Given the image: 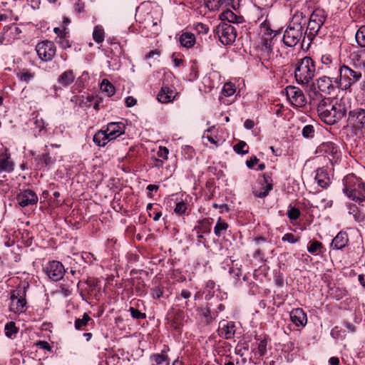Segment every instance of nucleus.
<instances>
[{
	"label": "nucleus",
	"instance_id": "obj_1",
	"mask_svg": "<svg viewBox=\"0 0 365 365\" xmlns=\"http://www.w3.org/2000/svg\"><path fill=\"white\" fill-rule=\"evenodd\" d=\"M348 108L342 99L324 98L317 106V113L324 123L334 125L346 115Z\"/></svg>",
	"mask_w": 365,
	"mask_h": 365
},
{
	"label": "nucleus",
	"instance_id": "obj_2",
	"mask_svg": "<svg viewBox=\"0 0 365 365\" xmlns=\"http://www.w3.org/2000/svg\"><path fill=\"white\" fill-rule=\"evenodd\" d=\"M344 192L351 200L362 205L365 202V182L354 174L348 175L344 179Z\"/></svg>",
	"mask_w": 365,
	"mask_h": 365
},
{
	"label": "nucleus",
	"instance_id": "obj_3",
	"mask_svg": "<svg viewBox=\"0 0 365 365\" xmlns=\"http://www.w3.org/2000/svg\"><path fill=\"white\" fill-rule=\"evenodd\" d=\"M315 64L312 58L306 56L300 59L295 68L294 76L299 84H308L315 75Z\"/></svg>",
	"mask_w": 365,
	"mask_h": 365
},
{
	"label": "nucleus",
	"instance_id": "obj_4",
	"mask_svg": "<svg viewBox=\"0 0 365 365\" xmlns=\"http://www.w3.org/2000/svg\"><path fill=\"white\" fill-rule=\"evenodd\" d=\"M339 78L335 77L334 81L342 90H347L356 82L359 81L362 76L360 71L354 70L347 66L343 65L339 71Z\"/></svg>",
	"mask_w": 365,
	"mask_h": 365
},
{
	"label": "nucleus",
	"instance_id": "obj_5",
	"mask_svg": "<svg viewBox=\"0 0 365 365\" xmlns=\"http://www.w3.org/2000/svg\"><path fill=\"white\" fill-rule=\"evenodd\" d=\"M327 17V14L322 9L317 8L313 11L309 17L307 31L302 40V45L305 41L306 35L307 36L309 41H312V38L318 34L319 29L324 24Z\"/></svg>",
	"mask_w": 365,
	"mask_h": 365
},
{
	"label": "nucleus",
	"instance_id": "obj_6",
	"mask_svg": "<svg viewBox=\"0 0 365 365\" xmlns=\"http://www.w3.org/2000/svg\"><path fill=\"white\" fill-rule=\"evenodd\" d=\"M27 286L19 287L12 291L11 294V311L15 313H23L26 310V293Z\"/></svg>",
	"mask_w": 365,
	"mask_h": 365
},
{
	"label": "nucleus",
	"instance_id": "obj_7",
	"mask_svg": "<svg viewBox=\"0 0 365 365\" xmlns=\"http://www.w3.org/2000/svg\"><path fill=\"white\" fill-rule=\"evenodd\" d=\"M36 51L38 58L45 62L53 60L56 53V46L54 43L45 40L37 43Z\"/></svg>",
	"mask_w": 365,
	"mask_h": 365
},
{
	"label": "nucleus",
	"instance_id": "obj_8",
	"mask_svg": "<svg viewBox=\"0 0 365 365\" xmlns=\"http://www.w3.org/2000/svg\"><path fill=\"white\" fill-rule=\"evenodd\" d=\"M217 34L224 45H229L235 41L236 28L230 24L222 22L217 28Z\"/></svg>",
	"mask_w": 365,
	"mask_h": 365
},
{
	"label": "nucleus",
	"instance_id": "obj_9",
	"mask_svg": "<svg viewBox=\"0 0 365 365\" xmlns=\"http://www.w3.org/2000/svg\"><path fill=\"white\" fill-rule=\"evenodd\" d=\"M348 125L355 130H362L365 129V109L363 108H356L349 111Z\"/></svg>",
	"mask_w": 365,
	"mask_h": 365
},
{
	"label": "nucleus",
	"instance_id": "obj_10",
	"mask_svg": "<svg viewBox=\"0 0 365 365\" xmlns=\"http://www.w3.org/2000/svg\"><path fill=\"white\" fill-rule=\"evenodd\" d=\"M257 183L258 186L253 188V195L259 198L265 197L273 188L271 173H264L262 178L258 179Z\"/></svg>",
	"mask_w": 365,
	"mask_h": 365
},
{
	"label": "nucleus",
	"instance_id": "obj_11",
	"mask_svg": "<svg viewBox=\"0 0 365 365\" xmlns=\"http://www.w3.org/2000/svg\"><path fill=\"white\" fill-rule=\"evenodd\" d=\"M286 96L292 105L303 107L306 104V98L303 91L295 86H289L285 88Z\"/></svg>",
	"mask_w": 365,
	"mask_h": 365
},
{
	"label": "nucleus",
	"instance_id": "obj_12",
	"mask_svg": "<svg viewBox=\"0 0 365 365\" xmlns=\"http://www.w3.org/2000/svg\"><path fill=\"white\" fill-rule=\"evenodd\" d=\"M303 31V29H300L289 25L284 33V43L289 47L296 46L302 38Z\"/></svg>",
	"mask_w": 365,
	"mask_h": 365
},
{
	"label": "nucleus",
	"instance_id": "obj_13",
	"mask_svg": "<svg viewBox=\"0 0 365 365\" xmlns=\"http://www.w3.org/2000/svg\"><path fill=\"white\" fill-rule=\"evenodd\" d=\"M46 273L53 281H59L66 272L63 265L58 261H51L46 267Z\"/></svg>",
	"mask_w": 365,
	"mask_h": 365
},
{
	"label": "nucleus",
	"instance_id": "obj_14",
	"mask_svg": "<svg viewBox=\"0 0 365 365\" xmlns=\"http://www.w3.org/2000/svg\"><path fill=\"white\" fill-rule=\"evenodd\" d=\"M16 200L19 205L24 207L36 204L38 202V196L34 191L25 190L17 195Z\"/></svg>",
	"mask_w": 365,
	"mask_h": 365
},
{
	"label": "nucleus",
	"instance_id": "obj_15",
	"mask_svg": "<svg viewBox=\"0 0 365 365\" xmlns=\"http://www.w3.org/2000/svg\"><path fill=\"white\" fill-rule=\"evenodd\" d=\"M14 168V163L11 159L9 150L5 148L0 151V173H11Z\"/></svg>",
	"mask_w": 365,
	"mask_h": 365
},
{
	"label": "nucleus",
	"instance_id": "obj_16",
	"mask_svg": "<svg viewBox=\"0 0 365 365\" xmlns=\"http://www.w3.org/2000/svg\"><path fill=\"white\" fill-rule=\"evenodd\" d=\"M322 63L324 66V69L327 70V73L330 76H337L339 74V71L341 66L336 60L333 61L330 55H323L322 56Z\"/></svg>",
	"mask_w": 365,
	"mask_h": 365
},
{
	"label": "nucleus",
	"instance_id": "obj_17",
	"mask_svg": "<svg viewBox=\"0 0 365 365\" xmlns=\"http://www.w3.org/2000/svg\"><path fill=\"white\" fill-rule=\"evenodd\" d=\"M125 125L122 122H111L107 125L106 132L110 139L114 140L125 132Z\"/></svg>",
	"mask_w": 365,
	"mask_h": 365
},
{
	"label": "nucleus",
	"instance_id": "obj_18",
	"mask_svg": "<svg viewBox=\"0 0 365 365\" xmlns=\"http://www.w3.org/2000/svg\"><path fill=\"white\" fill-rule=\"evenodd\" d=\"M169 348L164 349L160 353L153 354L150 356L151 365H170V358L168 355Z\"/></svg>",
	"mask_w": 365,
	"mask_h": 365
},
{
	"label": "nucleus",
	"instance_id": "obj_19",
	"mask_svg": "<svg viewBox=\"0 0 365 365\" xmlns=\"http://www.w3.org/2000/svg\"><path fill=\"white\" fill-rule=\"evenodd\" d=\"M218 331L220 336L226 339H230L235 336V325L232 322H220Z\"/></svg>",
	"mask_w": 365,
	"mask_h": 365
},
{
	"label": "nucleus",
	"instance_id": "obj_20",
	"mask_svg": "<svg viewBox=\"0 0 365 365\" xmlns=\"http://www.w3.org/2000/svg\"><path fill=\"white\" fill-rule=\"evenodd\" d=\"M290 318L292 322L297 326H305L307 322V314L302 309L297 308L291 311Z\"/></svg>",
	"mask_w": 365,
	"mask_h": 365
},
{
	"label": "nucleus",
	"instance_id": "obj_21",
	"mask_svg": "<svg viewBox=\"0 0 365 365\" xmlns=\"http://www.w3.org/2000/svg\"><path fill=\"white\" fill-rule=\"evenodd\" d=\"M332 78L334 77L322 76L317 79V85L318 88L323 93H330L335 88L332 83Z\"/></svg>",
	"mask_w": 365,
	"mask_h": 365
},
{
	"label": "nucleus",
	"instance_id": "obj_22",
	"mask_svg": "<svg viewBox=\"0 0 365 365\" xmlns=\"http://www.w3.org/2000/svg\"><path fill=\"white\" fill-rule=\"evenodd\" d=\"M349 242L348 235L346 232L341 231L332 240L331 247L336 250H341L345 247Z\"/></svg>",
	"mask_w": 365,
	"mask_h": 365
},
{
	"label": "nucleus",
	"instance_id": "obj_23",
	"mask_svg": "<svg viewBox=\"0 0 365 365\" xmlns=\"http://www.w3.org/2000/svg\"><path fill=\"white\" fill-rule=\"evenodd\" d=\"M306 16L302 11H296L289 24V26L304 30L306 24Z\"/></svg>",
	"mask_w": 365,
	"mask_h": 365
},
{
	"label": "nucleus",
	"instance_id": "obj_24",
	"mask_svg": "<svg viewBox=\"0 0 365 365\" xmlns=\"http://www.w3.org/2000/svg\"><path fill=\"white\" fill-rule=\"evenodd\" d=\"M75 78L73 70H67L58 76L57 82L62 87H68L74 82Z\"/></svg>",
	"mask_w": 365,
	"mask_h": 365
},
{
	"label": "nucleus",
	"instance_id": "obj_25",
	"mask_svg": "<svg viewBox=\"0 0 365 365\" xmlns=\"http://www.w3.org/2000/svg\"><path fill=\"white\" fill-rule=\"evenodd\" d=\"M179 41L183 47L192 48L196 43L195 36L190 32H184L180 36Z\"/></svg>",
	"mask_w": 365,
	"mask_h": 365
},
{
	"label": "nucleus",
	"instance_id": "obj_26",
	"mask_svg": "<svg viewBox=\"0 0 365 365\" xmlns=\"http://www.w3.org/2000/svg\"><path fill=\"white\" fill-rule=\"evenodd\" d=\"M315 180L318 185L322 188L327 187L330 183V179L327 173L322 169H319L317 170Z\"/></svg>",
	"mask_w": 365,
	"mask_h": 365
},
{
	"label": "nucleus",
	"instance_id": "obj_27",
	"mask_svg": "<svg viewBox=\"0 0 365 365\" xmlns=\"http://www.w3.org/2000/svg\"><path fill=\"white\" fill-rule=\"evenodd\" d=\"M93 142L98 146H105L110 140V138L106 130H98L93 136Z\"/></svg>",
	"mask_w": 365,
	"mask_h": 365
},
{
	"label": "nucleus",
	"instance_id": "obj_28",
	"mask_svg": "<svg viewBox=\"0 0 365 365\" xmlns=\"http://www.w3.org/2000/svg\"><path fill=\"white\" fill-rule=\"evenodd\" d=\"M257 339L256 343V352L255 355H258V358H262L267 354V339L264 337L263 339L255 337Z\"/></svg>",
	"mask_w": 365,
	"mask_h": 365
},
{
	"label": "nucleus",
	"instance_id": "obj_29",
	"mask_svg": "<svg viewBox=\"0 0 365 365\" xmlns=\"http://www.w3.org/2000/svg\"><path fill=\"white\" fill-rule=\"evenodd\" d=\"M231 0H205V4L209 9L217 10L220 7L227 6Z\"/></svg>",
	"mask_w": 365,
	"mask_h": 365
},
{
	"label": "nucleus",
	"instance_id": "obj_30",
	"mask_svg": "<svg viewBox=\"0 0 365 365\" xmlns=\"http://www.w3.org/2000/svg\"><path fill=\"white\" fill-rule=\"evenodd\" d=\"M210 219H203L199 221V225L195 227V230L197 234L200 233H210L211 230Z\"/></svg>",
	"mask_w": 365,
	"mask_h": 365
},
{
	"label": "nucleus",
	"instance_id": "obj_31",
	"mask_svg": "<svg viewBox=\"0 0 365 365\" xmlns=\"http://www.w3.org/2000/svg\"><path fill=\"white\" fill-rule=\"evenodd\" d=\"M16 76L20 81L29 83L34 77L35 73L26 68L19 69Z\"/></svg>",
	"mask_w": 365,
	"mask_h": 365
},
{
	"label": "nucleus",
	"instance_id": "obj_32",
	"mask_svg": "<svg viewBox=\"0 0 365 365\" xmlns=\"http://www.w3.org/2000/svg\"><path fill=\"white\" fill-rule=\"evenodd\" d=\"M321 151L334 155L338 152L337 146L332 142L328 141L322 143L319 146Z\"/></svg>",
	"mask_w": 365,
	"mask_h": 365
},
{
	"label": "nucleus",
	"instance_id": "obj_33",
	"mask_svg": "<svg viewBox=\"0 0 365 365\" xmlns=\"http://www.w3.org/2000/svg\"><path fill=\"white\" fill-rule=\"evenodd\" d=\"M228 224L223 221L221 217H219L214 228L215 235L220 237L228 229Z\"/></svg>",
	"mask_w": 365,
	"mask_h": 365
},
{
	"label": "nucleus",
	"instance_id": "obj_34",
	"mask_svg": "<svg viewBox=\"0 0 365 365\" xmlns=\"http://www.w3.org/2000/svg\"><path fill=\"white\" fill-rule=\"evenodd\" d=\"M101 90L106 93L108 96L110 97L114 95L115 92L113 85L107 79H103L101 83Z\"/></svg>",
	"mask_w": 365,
	"mask_h": 365
},
{
	"label": "nucleus",
	"instance_id": "obj_35",
	"mask_svg": "<svg viewBox=\"0 0 365 365\" xmlns=\"http://www.w3.org/2000/svg\"><path fill=\"white\" fill-rule=\"evenodd\" d=\"M38 161V165L42 167H47L52 165L54 160L51 158L49 153H43L38 158L36 159Z\"/></svg>",
	"mask_w": 365,
	"mask_h": 365
},
{
	"label": "nucleus",
	"instance_id": "obj_36",
	"mask_svg": "<svg viewBox=\"0 0 365 365\" xmlns=\"http://www.w3.org/2000/svg\"><path fill=\"white\" fill-rule=\"evenodd\" d=\"M105 33L104 29L101 26H95L93 32V38L98 43H102L104 41Z\"/></svg>",
	"mask_w": 365,
	"mask_h": 365
},
{
	"label": "nucleus",
	"instance_id": "obj_37",
	"mask_svg": "<svg viewBox=\"0 0 365 365\" xmlns=\"http://www.w3.org/2000/svg\"><path fill=\"white\" fill-rule=\"evenodd\" d=\"M92 321L91 317L87 314L84 313L82 319H76L75 321V328L78 330L81 329L83 327H86L88 324V322Z\"/></svg>",
	"mask_w": 365,
	"mask_h": 365
},
{
	"label": "nucleus",
	"instance_id": "obj_38",
	"mask_svg": "<svg viewBox=\"0 0 365 365\" xmlns=\"http://www.w3.org/2000/svg\"><path fill=\"white\" fill-rule=\"evenodd\" d=\"M201 314L204 318V322L206 324H210L216 318L217 314H212L210 307L207 306L201 309Z\"/></svg>",
	"mask_w": 365,
	"mask_h": 365
},
{
	"label": "nucleus",
	"instance_id": "obj_39",
	"mask_svg": "<svg viewBox=\"0 0 365 365\" xmlns=\"http://www.w3.org/2000/svg\"><path fill=\"white\" fill-rule=\"evenodd\" d=\"M355 38L361 47H365V25L360 26L356 33Z\"/></svg>",
	"mask_w": 365,
	"mask_h": 365
},
{
	"label": "nucleus",
	"instance_id": "obj_40",
	"mask_svg": "<svg viewBox=\"0 0 365 365\" xmlns=\"http://www.w3.org/2000/svg\"><path fill=\"white\" fill-rule=\"evenodd\" d=\"M101 98L94 96H88L86 101L84 102L86 107L93 106L96 110L100 109V104L101 103Z\"/></svg>",
	"mask_w": 365,
	"mask_h": 365
},
{
	"label": "nucleus",
	"instance_id": "obj_41",
	"mask_svg": "<svg viewBox=\"0 0 365 365\" xmlns=\"http://www.w3.org/2000/svg\"><path fill=\"white\" fill-rule=\"evenodd\" d=\"M349 214L352 215L356 221L360 222L363 220L361 212L356 205L350 204L348 206Z\"/></svg>",
	"mask_w": 365,
	"mask_h": 365
},
{
	"label": "nucleus",
	"instance_id": "obj_42",
	"mask_svg": "<svg viewBox=\"0 0 365 365\" xmlns=\"http://www.w3.org/2000/svg\"><path fill=\"white\" fill-rule=\"evenodd\" d=\"M222 19L227 20L228 24L239 23V17L235 14L231 10H227L222 14Z\"/></svg>",
	"mask_w": 365,
	"mask_h": 365
},
{
	"label": "nucleus",
	"instance_id": "obj_43",
	"mask_svg": "<svg viewBox=\"0 0 365 365\" xmlns=\"http://www.w3.org/2000/svg\"><path fill=\"white\" fill-rule=\"evenodd\" d=\"M187 210V205L183 201H180L176 203L174 212L179 216L184 215Z\"/></svg>",
	"mask_w": 365,
	"mask_h": 365
},
{
	"label": "nucleus",
	"instance_id": "obj_44",
	"mask_svg": "<svg viewBox=\"0 0 365 365\" xmlns=\"http://www.w3.org/2000/svg\"><path fill=\"white\" fill-rule=\"evenodd\" d=\"M314 128L312 125H307L302 128V135L306 138H312L314 136Z\"/></svg>",
	"mask_w": 365,
	"mask_h": 365
},
{
	"label": "nucleus",
	"instance_id": "obj_45",
	"mask_svg": "<svg viewBox=\"0 0 365 365\" xmlns=\"http://www.w3.org/2000/svg\"><path fill=\"white\" fill-rule=\"evenodd\" d=\"M262 50L267 55L272 51V41L268 39H262Z\"/></svg>",
	"mask_w": 365,
	"mask_h": 365
},
{
	"label": "nucleus",
	"instance_id": "obj_46",
	"mask_svg": "<svg viewBox=\"0 0 365 365\" xmlns=\"http://www.w3.org/2000/svg\"><path fill=\"white\" fill-rule=\"evenodd\" d=\"M300 214L301 212L299 210L295 207H289V209L287 211L288 217L291 220H297L299 217Z\"/></svg>",
	"mask_w": 365,
	"mask_h": 365
},
{
	"label": "nucleus",
	"instance_id": "obj_47",
	"mask_svg": "<svg viewBox=\"0 0 365 365\" xmlns=\"http://www.w3.org/2000/svg\"><path fill=\"white\" fill-rule=\"evenodd\" d=\"M247 146V144L245 141L240 140L238 143L234 145V150L241 155L248 153V150H244V148Z\"/></svg>",
	"mask_w": 365,
	"mask_h": 365
},
{
	"label": "nucleus",
	"instance_id": "obj_48",
	"mask_svg": "<svg viewBox=\"0 0 365 365\" xmlns=\"http://www.w3.org/2000/svg\"><path fill=\"white\" fill-rule=\"evenodd\" d=\"M264 31V34H262V39H269L273 40V37L275 34H273L274 31L268 28L266 25H263L261 26V32Z\"/></svg>",
	"mask_w": 365,
	"mask_h": 365
},
{
	"label": "nucleus",
	"instance_id": "obj_49",
	"mask_svg": "<svg viewBox=\"0 0 365 365\" xmlns=\"http://www.w3.org/2000/svg\"><path fill=\"white\" fill-rule=\"evenodd\" d=\"M222 91L225 96H231L235 92V86L231 83H226L223 86Z\"/></svg>",
	"mask_w": 365,
	"mask_h": 365
},
{
	"label": "nucleus",
	"instance_id": "obj_50",
	"mask_svg": "<svg viewBox=\"0 0 365 365\" xmlns=\"http://www.w3.org/2000/svg\"><path fill=\"white\" fill-rule=\"evenodd\" d=\"M151 294L154 299L161 298L164 294V287L161 285L155 286L153 288Z\"/></svg>",
	"mask_w": 365,
	"mask_h": 365
},
{
	"label": "nucleus",
	"instance_id": "obj_51",
	"mask_svg": "<svg viewBox=\"0 0 365 365\" xmlns=\"http://www.w3.org/2000/svg\"><path fill=\"white\" fill-rule=\"evenodd\" d=\"M157 99L158 100V101L163 103H167L172 101L170 96L166 95L165 89L160 90V91L158 93L157 96Z\"/></svg>",
	"mask_w": 365,
	"mask_h": 365
},
{
	"label": "nucleus",
	"instance_id": "obj_52",
	"mask_svg": "<svg viewBox=\"0 0 365 365\" xmlns=\"http://www.w3.org/2000/svg\"><path fill=\"white\" fill-rule=\"evenodd\" d=\"M6 335L9 337H11L13 334H16L17 332V329L15 326V323L11 322L6 324L5 326Z\"/></svg>",
	"mask_w": 365,
	"mask_h": 365
},
{
	"label": "nucleus",
	"instance_id": "obj_53",
	"mask_svg": "<svg viewBox=\"0 0 365 365\" xmlns=\"http://www.w3.org/2000/svg\"><path fill=\"white\" fill-rule=\"evenodd\" d=\"M130 314L133 318L136 319H144L146 318V314L145 313L141 312L137 309H135L134 307H130L129 309Z\"/></svg>",
	"mask_w": 365,
	"mask_h": 365
},
{
	"label": "nucleus",
	"instance_id": "obj_54",
	"mask_svg": "<svg viewBox=\"0 0 365 365\" xmlns=\"http://www.w3.org/2000/svg\"><path fill=\"white\" fill-rule=\"evenodd\" d=\"M322 247V242L315 240L311 242L310 245L307 247V250L309 252L314 254L319 251Z\"/></svg>",
	"mask_w": 365,
	"mask_h": 365
},
{
	"label": "nucleus",
	"instance_id": "obj_55",
	"mask_svg": "<svg viewBox=\"0 0 365 365\" xmlns=\"http://www.w3.org/2000/svg\"><path fill=\"white\" fill-rule=\"evenodd\" d=\"M194 29L198 34H205L209 31L208 26L203 23H197L195 25Z\"/></svg>",
	"mask_w": 365,
	"mask_h": 365
},
{
	"label": "nucleus",
	"instance_id": "obj_56",
	"mask_svg": "<svg viewBox=\"0 0 365 365\" xmlns=\"http://www.w3.org/2000/svg\"><path fill=\"white\" fill-rule=\"evenodd\" d=\"M331 294H333L334 297L336 300H339L342 299L344 296H346V291L345 289L336 287Z\"/></svg>",
	"mask_w": 365,
	"mask_h": 365
},
{
	"label": "nucleus",
	"instance_id": "obj_57",
	"mask_svg": "<svg viewBox=\"0 0 365 365\" xmlns=\"http://www.w3.org/2000/svg\"><path fill=\"white\" fill-rule=\"evenodd\" d=\"M299 237H296L292 233H286L282 238L284 242H288L294 244L299 241Z\"/></svg>",
	"mask_w": 365,
	"mask_h": 365
},
{
	"label": "nucleus",
	"instance_id": "obj_58",
	"mask_svg": "<svg viewBox=\"0 0 365 365\" xmlns=\"http://www.w3.org/2000/svg\"><path fill=\"white\" fill-rule=\"evenodd\" d=\"M56 42L63 49H66L71 46L69 41L66 38V36L57 40Z\"/></svg>",
	"mask_w": 365,
	"mask_h": 365
},
{
	"label": "nucleus",
	"instance_id": "obj_59",
	"mask_svg": "<svg viewBox=\"0 0 365 365\" xmlns=\"http://www.w3.org/2000/svg\"><path fill=\"white\" fill-rule=\"evenodd\" d=\"M191 297V292L187 289L181 290L179 295H177L175 297V300L180 302L182 298L188 299Z\"/></svg>",
	"mask_w": 365,
	"mask_h": 365
},
{
	"label": "nucleus",
	"instance_id": "obj_60",
	"mask_svg": "<svg viewBox=\"0 0 365 365\" xmlns=\"http://www.w3.org/2000/svg\"><path fill=\"white\" fill-rule=\"evenodd\" d=\"M358 64L365 68V49L360 51L359 53Z\"/></svg>",
	"mask_w": 365,
	"mask_h": 365
},
{
	"label": "nucleus",
	"instance_id": "obj_61",
	"mask_svg": "<svg viewBox=\"0 0 365 365\" xmlns=\"http://www.w3.org/2000/svg\"><path fill=\"white\" fill-rule=\"evenodd\" d=\"M36 345L40 349L51 351V346L47 341H38L36 342Z\"/></svg>",
	"mask_w": 365,
	"mask_h": 365
},
{
	"label": "nucleus",
	"instance_id": "obj_62",
	"mask_svg": "<svg viewBox=\"0 0 365 365\" xmlns=\"http://www.w3.org/2000/svg\"><path fill=\"white\" fill-rule=\"evenodd\" d=\"M168 153V149L166 147H160L158 156L163 159H167Z\"/></svg>",
	"mask_w": 365,
	"mask_h": 365
},
{
	"label": "nucleus",
	"instance_id": "obj_63",
	"mask_svg": "<svg viewBox=\"0 0 365 365\" xmlns=\"http://www.w3.org/2000/svg\"><path fill=\"white\" fill-rule=\"evenodd\" d=\"M258 162L259 159L256 156H252L246 161V165L249 168H252Z\"/></svg>",
	"mask_w": 365,
	"mask_h": 365
},
{
	"label": "nucleus",
	"instance_id": "obj_64",
	"mask_svg": "<svg viewBox=\"0 0 365 365\" xmlns=\"http://www.w3.org/2000/svg\"><path fill=\"white\" fill-rule=\"evenodd\" d=\"M125 103L127 107L130 108L137 103V100L133 96H128L125 98Z\"/></svg>",
	"mask_w": 365,
	"mask_h": 365
}]
</instances>
